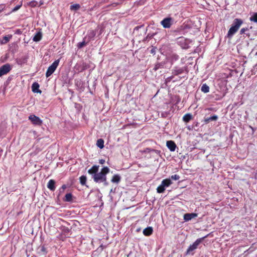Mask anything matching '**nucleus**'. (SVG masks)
I'll return each instance as SVG.
<instances>
[{"label":"nucleus","mask_w":257,"mask_h":257,"mask_svg":"<svg viewBox=\"0 0 257 257\" xmlns=\"http://www.w3.org/2000/svg\"><path fill=\"white\" fill-rule=\"evenodd\" d=\"M96 30H89L84 38L89 43V42L94 39V38L96 34Z\"/></svg>","instance_id":"423d86ee"},{"label":"nucleus","mask_w":257,"mask_h":257,"mask_svg":"<svg viewBox=\"0 0 257 257\" xmlns=\"http://www.w3.org/2000/svg\"><path fill=\"white\" fill-rule=\"evenodd\" d=\"M156 51V48L155 47H153L150 51V52L151 54H155Z\"/></svg>","instance_id":"a19ab883"},{"label":"nucleus","mask_w":257,"mask_h":257,"mask_svg":"<svg viewBox=\"0 0 257 257\" xmlns=\"http://www.w3.org/2000/svg\"><path fill=\"white\" fill-rule=\"evenodd\" d=\"M165 190V187H164L161 184L157 188V191L158 193H162Z\"/></svg>","instance_id":"c85d7f7f"},{"label":"nucleus","mask_w":257,"mask_h":257,"mask_svg":"<svg viewBox=\"0 0 257 257\" xmlns=\"http://www.w3.org/2000/svg\"><path fill=\"white\" fill-rule=\"evenodd\" d=\"M88 43L89 42L84 38L82 42L78 43L77 47L78 48H81Z\"/></svg>","instance_id":"5701e85b"},{"label":"nucleus","mask_w":257,"mask_h":257,"mask_svg":"<svg viewBox=\"0 0 257 257\" xmlns=\"http://www.w3.org/2000/svg\"><path fill=\"white\" fill-rule=\"evenodd\" d=\"M10 37H8L7 36H5L3 37V40L1 41V43L2 44H6L7 43L9 40H10Z\"/></svg>","instance_id":"2f4dec72"},{"label":"nucleus","mask_w":257,"mask_h":257,"mask_svg":"<svg viewBox=\"0 0 257 257\" xmlns=\"http://www.w3.org/2000/svg\"><path fill=\"white\" fill-rule=\"evenodd\" d=\"M169 114H170V113L168 111H164V112H161V117H164V118H166V117H168L169 115Z\"/></svg>","instance_id":"f704fd0d"},{"label":"nucleus","mask_w":257,"mask_h":257,"mask_svg":"<svg viewBox=\"0 0 257 257\" xmlns=\"http://www.w3.org/2000/svg\"><path fill=\"white\" fill-rule=\"evenodd\" d=\"M144 27L143 25H141V26H137L135 28H134V33H136L137 31H138L139 29L140 28H142Z\"/></svg>","instance_id":"58836bf2"},{"label":"nucleus","mask_w":257,"mask_h":257,"mask_svg":"<svg viewBox=\"0 0 257 257\" xmlns=\"http://www.w3.org/2000/svg\"><path fill=\"white\" fill-rule=\"evenodd\" d=\"M153 229L152 227H148L143 230V233L146 236H150L153 233Z\"/></svg>","instance_id":"ddd939ff"},{"label":"nucleus","mask_w":257,"mask_h":257,"mask_svg":"<svg viewBox=\"0 0 257 257\" xmlns=\"http://www.w3.org/2000/svg\"><path fill=\"white\" fill-rule=\"evenodd\" d=\"M59 59L55 60L48 68L46 73V76H50L55 71L59 63Z\"/></svg>","instance_id":"7ed1b4c3"},{"label":"nucleus","mask_w":257,"mask_h":257,"mask_svg":"<svg viewBox=\"0 0 257 257\" xmlns=\"http://www.w3.org/2000/svg\"><path fill=\"white\" fill-rule=\"evenodd\" d=\"M193 216H194V218H195L196 216H197V214L194 213Z\"/></svg>","instance_id":"de8ad7c7"},{"label":"nucleus","mask_w":257,"mask_h":257,"mask_svg":"<svg viewBox=\"0 0 257 257\" xmlns=\"http://www.w3.org/2000/svg\"><path fill=\"white\" fill-rule=\"evenodd\" d=\"M30 6L32 7H35L37 6L38 5V2H36V1H31L30 3Z\"/></svg>","instance_id":"e433bc0d"},{"label":"nucleus","mask_w":257,"mask_h":257,"mask_svg":"<svg viewBox=\"0 0 257 257\" xmlns=\"http://www.w3.org/2000/svg\"><path fill=\"white\" fill-rule=\"evenodd\" d=\"M209 89V87L206 84H203L201 88V91L204 93L208 92Z\"/></svg>","instance_id":"a878e982"},{"label":"nucleus","mask_w":257,"mask_h":257,"mask_svg":"<svg viewBox=\"0 0 257 257\" xmlns=\"http://www.w3.org/2000/svg\"><path fill=\"white\" fill-rule=\"evenodd\" d=\"M47 187L51 191H54L55 190V181L53 179H51L48 183Z\"/></svg>","instance_id":"9b49d317"},{"label":"nucleus","mask_w":257,"mask_h":257,"mask_svg":"<svg viewBox=\"0 0 257 257\" xmlns=\"http://www.w3.org/2000/svg\"><path fill=\"white\" fill-rule=\"evenodd\" d=\"M166 146L171 152H174L177 148V146L175 142L171 140L167 141Z\"/></svg>","instance_id":"6e6552de"},{"label":"nucleus","mask_w":257,"mask_h":257,"mask_svg":"<svg viewBox=\"0 0 257 257\" xmlns=\"http://www.w3.org/2000/svg\"><path fill=\"white\" fill-rule=\"evenodd\" d=\"M242 24L243 21L241 19L238 18L235 19L233 21L231 27L228 31L227 37L229 38H231L232 36L237 32Z\"/></svg>","instance_id":"f03ea898"},{"label":"nucleus","mask_w":257,"mask_h":257,"mask_svg":"<svg viewBox=\"0 0 257 257\" xmlns=\"http://www.w3.org/2000/svg\"><path fill=\"white\" fill-rule=\"evenodd\" d=\"M255 55H257V52L256 53Z\"/></svg>","instance_id":"603ef678"},{"label":"nucleus","mask_w":257,"mask_h":257,"mask_svg":"<svg viewBox=\"0 0 257 257\" xmlns=\"http://www.w3.org/2000/svg\"><path fill=\"white\" fill-rule=\"evenodd\" d=\"M144 152L146 153H150L151 152H155L157 154H159L160 153V151L155 150V149H150V148H146L144 151Z\"/></svg>","instance_id":"4be33fe9"},{"label":"nucleus","mask_w":257,"mask_h":257,"mask_svg":"<svg viewBox=\"0 0 257 257\" xmlns=\"http://www.w3.org/2000/svg\"><path fill=\"white\" fill-rule=\"evenodd\" d=\"M105 160L104 159H100L99 160V163L100 164H103L104 163H105Z\"/></svg>","instance_id":"c03bdc74"},{"label":"nucleus","mask_w":257,"mask_h":257,"mask_svg":"<svg viewBox=\"0 0 257 257\" xmlns=\"http://www.w3.org/2000/svg\"><path fill=\"white\" fill-rule=\"evenodd\" d=\"M248 29L247 27L243 28L240 31V35L244 34H245V32L248 31Z\"/></svg>","instance_id":"c9c22d12"},{"label":"nucleus","mask_w":257,"mask_h":257,"mask_svg":"<svg viewBox=\"0 0 257 257\" xmlns=\"http://www.w3.org/2000/svg\"><path fill=\"white\" fill-rule=\"evenodd\" d=\"M69 229H66V231H68Z\"/></svg>","instance_id":"3c124183"},{"label":"nucleus","mask_w":257,"mask_h":257,"mask_svg":"<svg viewBox=\"0 0 257 257\" xmlns=\"http://www.w3.org/2000/svg\"><path fill=\"white\" fill-rule=\"evenodd\" d=\"M171 18H165L164 20H163L161 24L165 28H169L171 27Z\"/></svg>","instance_id":"1a4fd4ad"},{"label":"nucleus","mask_w":257,"mask_h":257,"mask_svg":"<svg viewBox=\"0 0 257 257\" xmlns=\"http://www.w3.org/2000/svg\"><path fill=\"white\" fill-rule=\"evenodd\" d=\"M169 179H170L171 180H178L180 179V176L178 175L175 174V175H172L170 177V178H169Z\"/></svg>","instance_id":"473e14b6"},{"label":"nucleus","mask_w":257,"mask_h":257,"mask_svg":"<svg viewBox=\"0 0 257 257\" xmlns=\"http://www.w3.org/2000/svg\"><path fill=\"white\" fill-rule=\"evenodd\" d=\"M72 194L71 193H67L65 195L64 201L66 202H71L72 201Z\"/></svg>","instance_id":"412c9836"},{"label":"nucleus","mask_w":257,"mask_h":257,"mask_svg":"<svg viewBox=\"0 0 257 257\" xmlns=\"http://www.w3.org/2000/svg\"><path fill=\"white\" fill-rule=\"evenodd\" d=\"M192 118V115L190 113H187L184 115L183 120L185 122H189Z\"/></svg>","instance_id":"a211bd4d"},{"label":"nucleus","mask_w":257,"mask_h":257,"mask_svg":"<svg viewBox=\"0 0 257 257\" xmlns=\"http://www.w3.org/2000/svg\"><path fill=\"white\" fill-rule=\"evenodd\" d=\"M29 119L35 125H41L42 123V120L35 115L32 114L29 116Z\"/></svg>","instance_id":"0eeeda50"},{"label":"nucleus","mask_w":257,"mask_h":257,"mask_svg":"<svg viewBox=\"0 0 257 257\" xmlns=\"http://www.w3.org/2000/svg\"><path fill=\"white\" fill-rule=\"evenodd\" d=\"M79 180H80V184L82 185H85L86 184L87 178L85 176H84V175L81 176L80 177Z\"/></svg>","instance_id":"cd10ccee"},{"label":"nucleus","mask_w":257,"mask_h":257,"mask_svg":"<svg viewBox=\"0 0 257 257\" xmlns=\"http://www.w3.org/2000/svg\"><path fill=\"white\" fill-rule=\"evenodd\" d=\"M187 128H188L189 130H191V126H187Z\"/></svg>","instance_id":"49530a36"},{"label":"nucleus","mask_w":257,"mask_h":257,"mask_svg":"<svg viewBox=\"0 0 257 257\" xmlns=\"http://www.w3.org/2000/svg\"><path fill=\"white\" fill-rule=\"evenodd\" d=\"M184 70L182 68H176L172 71V74L175 75H177L183 73Z\"/></svg>","instance_id":"b1692460"},{"label":"nucleus","mask_w":257,"mask_h":257,"mask_svg":"<svg viewBox=\"0 0 257 257\" xmlns=\"http://www.w3.org/2000/svg\"><path fill=\"white\" fill-rule=\"evenodd\" d=\"M66 187H67V186L65 184L63 185L62 186L61 188H60L59 190V195H60V194H62L64 192V190L66 188Z\"/></svg>","instance_id":"72a5a7b5"},{"label":"nucleus","mask_w":257,"mask_h":257,"mask_svg":"<svg viewBox=\"0 0 257 257\" xmlns=\"http://www.w3.org/2000/svg\"><path fill=\"white\" fill-rule=\"evenodd\" d=\"M5 8V6L4 5L0 6V13L3 11Z\"/></svg>","instance_id":"a18cd8bd"},{"label":"nucleus","mask_w":257,"mask_h":257,"mask_svg":"<svg viewBox=\"0 0 257 257\" xmlns=\"http://www.w3.org/2000/svg\"><path fill=\"white\" fill-rule=\"evenodd\" d=\"M39 84L37 82H34L32 85V89L34 93H41V91L39 89Z\"/></svg>","instance_id":"f8f14e48"},{"label":"nucleus","mask_w":257,"mask_h":257,"mask_svg":"<svg viewBox=\"0 0 257 257\" xmlns=\"http://www.w3.org/2000/svg\"><path fill=\"white\" fill-rule=\"evenodd\" d=\"M42 37V33L40 32H37L36 35L34 36L33 40L35 42L40 41Z\"/></svg>","instance_id":"dca6fc26"},{"label":"nucleus","mask_w":257,"mask_h":257,"mask_svg":"<svg viewBox=\"0 0 257 257\" xmlns=\"http://www.w3.org/2000/svg\"><path fill=\"white\" fill-rule=\"evenodd\" d=\"M249 20L250 21L257 23V13H254L253 15L250 17Z\"/></svg>","instance_id":"7c9ffc66"},{"label":"nucleus","mask_w":257,"mask_h":257,"mask_svg":"<svg viewBox=\"0 0 257 257\" xmlns=\"http://www.w3.org/2000/svg\"><path fill=\"white\" fill-rule=\"evenodd\" d=\"M193 218V213H186L184 215V219L187 221L191 220Z\"/></svg>","instance_id":"bb28decb"},{"label":"nucleus","mask_w":257,"mask_h":257,"mask_svg":"<svg viewBox=\"0 0 257 257\" xmlns=\"http://www.w3.org/2000/svg\"><path fill=\"white\" fill-rule=\"evenodd\" d=\"M177 42L183 49H186L189 47V41L185 39L183 37H180L178 38Z\"/></svg>","instance_id":"39448f33"},{"label":"nucleus","mask_w":257,"mask_h":257,"mask_svg":"<svg viewBox=\"0 0 257 257\" xmlns=\"http://www.w3.org/2000/svg\"><path fill=\"white\" fill-rule=\"evenodd\" d=\"M69 229H66V231H68Z\"/></svg>","instance_id":"8fccbe9b"},{"label":"nucleus","mask_w":257,"mask_h":257,"mask_svg":"<svg viewBox=\"0 0 257 257\" xmlns=\"http://www.w3.org/2000/svg\"><path fill=\"white\" fill-rule=\"evenodd\" d=\"M206 237V236H204L200 238L197 239L195 242H194V249L197 247L198 245L202 242V241Z\"/></svg>","instance_id":"aec40b11"},{"label":"nucleus","mask_w":257,"mask_h":257,"mask_svg":"<svg viewBox=\"0 0 257 257\" xmlns=\"http://www.w3.org/2000/svg\"><path fill=\"white\" fill-rule=\"evenodd\" d=\"M98 169H99V166L94 165L90 169L88 170V173L89 174L92 175L93 176V175H94V174H96L98 172Z\"/></svg>","instance_id":"9d476101"},{"label":"nucleus","mask_w":257,"mask_h":257,"mask_svg":"<svg viewBox=\"0 0 257 257\" xmlns=\"http://www.w3.org/2000/svg\"><path fill=\"white\" fill-rule=\"evenodd\" d=\"M120 179L121 177L118 174H115L111 178V182L113 183L118 184L120 182Z\"/></svg>","instance_id":"2eb2a0df"},{"label":"nucleus","mask_w":257,"mask_h":257,"mask_svg":"<svg viewBox=\"0 0 257 257\" xmlns=\"http://www.w3.org/2000/svg\"><path fill=\"white\" fill-rule=\"evenodd\" d=\"M165 64V62L158 63L155 65L154 68H153V70L155 71H157L159 69L163 68H164Z\"/></svg>","instance_id":"f3484780"},{"label":"nucleus","mask_w":257,"mask_h":257,"mask_svg":"<svg viewBox=\"0 0 257 257\" xmlns=\"http://www.w3.org/2000/svg\"><path fill=\"white\" fill-rule=\"evenodd\" d=\"M42 4H43V3L40 2V5H42Z\"/></svg>","instance_id":"09e8293b"},{"label":"nucleus","mask_w":257,"mask_h":257,"mask_svg":"<svg viewBox=\"0 0 257 257\" xmlns=\"http://www.w3.org/2000/svg\"><path fill=\"white\" fill-rule=\"evenodd\" d=\"M97 146L100 149H102L104 147V141L103 140L100 139L97 141L96 143Z\"/></svg>","instance_id":"393cba45"},{"label":"nucleus","mask_w":257,"mask_h":257,"mask_svg":"<svg viewBox=\"0 0 257 257\" xmlns=\"http://www.w3.org/2000/svg\"><path fill=\"white\" fill-rule=\"evenodd\" d=\"M22 3H21V4L20 5H17L12 10V12H15V11H18L22 6Z\"/></svg>","instance_id":"4c0bfd02"},{"label":"nucleus","mask_w":257,"mask_h":257,"mask_svg":"<svg viewBox=\"0 0 257 257\" xmlns=\"http://www.w3.org/2000/svg\"><path fill=\"white\" fill-rule=\"evenodd\" d=\"M172 184V182L170 179H164L161 182V184L165 188L169 187Z\"/></svg>","instance_id":"4468645a"},{"label":"nucleus","mask_w":257,"mask_h":257,"mask_svg":"<svg viewBox=\"0 0 257 257\" xmlns=\"http://www.w3.org/2000/svg\"><path fill=\"white\" fill-rule=\"evenodd\" d=\"M192 250H193V244H190L186 251V254L189 253L190 251H191Z\"/></svg>","instance_id":"ea45409f"},{"label":"nucleus","mask_w":257,"mask_h":257,"mask_svg":"<svg viewBox=\"0 0 257 257\" xmlns=\"http://www.w3.org/2000/svg\"><path fill=\"white\" fill-rule=\"evenodd\" d=\"M87 65L85 63H83L81 71L85 70V69H87Z\"/></svg>","instance_id":"79ce46f5"},{"label":"nucleus","mask_w":257,"mask_h":257,"mask_svg":"<svg viewBox=\"0 0 257 257\" xmlns=\"http://www.w3.org/2000/svg\"><path fill=\"white\" fill-rule=\"evenodd\" d=\"M179 59V56L177 55H172V59L174 60H177Z\"/></svg>","instance_id":"37998d69"},{"label":"nucleus","mask_w":257,"mask_h":257,"mask_svg":"<svg viewBox=\"0 0 257 257\" xmlns=\"http://www.w3.org/2000/svg\"><path fill=\"white\" fill-rule=\"evenodd\" d=\"M109 169L107 167H104L100 172H97L93 175L92 178L96 183H103L104 186H107L108 183L107 181L106 175L109 172Z\"/></svg>","instance_id":"f257e3e1"},{"label":"nucleus","mask_w":257,"mask_h":257,"mask_svg":"<svg viewBox=\"0 0 257 257\" xmlns=\"http://www.w3.org/2000/svg\"><path fill=\"white\" fill-rule=\"evenodd\" d=\"M218 118V117L216 115H214L209 117H207L205 118V121L206 123L209 122L211 121H215Z\"/></svg>","instance_id":"6ab92c4d"},{"label":"nucleus","mask_w":257,"mask_h":257,"mask_svg":"<svg viewBox=\"0 0 257 257\" xmlns=\"http://www.w3.org/2000/svg\"><path fill=\"white\" fill-rule=\"evenodd\" d=\"M12 69L11 65L7 63L0 67V77L8 73Z\"/></svg>","instance_id":"20e7f679"},{"label":"nucleus","mask_w":257,"mask_h":257,"mask_svg":"<svg viewBox=\"0 0 257 257\" xmlns=\"http://www.w3.org/2000/svg\"><path fill=\"white\" fill-rule=\"evenodd\" d=\"M80 6L79 4H75V5L70 6V9L71 11H76V10H79L80 9Z\"/></svg>","instance_id":"c756f323"}]
</instances>
